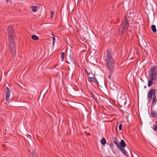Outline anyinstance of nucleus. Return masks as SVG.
Listing matches in <instances>:
<instances>
[{
    "label": "nucleus",
    "instance_id": "1",
    "mask_svg": "<svg viewBox=\"0 0 157 157\" xmlns=\"http://www.w3.org/2000/svg\"><path fill=\"white\" fill-rule=\"evenodd\" d=\"M9 35V41L10 42L9 48L11 54L12 56H15L16 54V49L14 42V31L12 26H9L7 29Z\"/></svg>",
    "mask_w": 157,
    "mask_h": 157
},
{
    "label": "nucleus",
    "instance_id": "2",
    "mask_svg": "<svg viewBox=\"0 0 157 157\" xmlns=\"http://www.w3.org/2000/svg\"><path fill=\"white\" fill-rule=\"evenodd\" d=\"M106 61V65L110 71H112L113 69L114 62L112 52L110 50H108L107 51Z\"/></svg>",
    "mask_w": 157,
    "mask_h": 157
},
{
    "label": "nucleus",
    "instance_id": "3",
    "mask_svg": "<svg viewBox=\"0 0 157 157\" xmlns=\"http://www.w3.org/2000/svg\"><path fill=\"white\" fill-rule=\"evenodd\" d=\"M150 79L155 80L157 76V69L156 66H153L151 67L149 72Z\"/></svg>",
    "mask_w": 157,
    "mask_h": 157
},
{
    "label": "nucleus",
    "instance_id": "4",
    "mask_svg": "<svg viewBox=\"0 0 157 157\" xmlns=\"http://www.w3.org/2000/svg\"><path fill=\"white\" fill-rule=\"evenodd\" d=\"M129 25L127 20L124 18L123 23L121 24L118 31V34L119 35L122 34L125 31L127 27Z\"/></svg>",
    "mask_w": 157,
    "mask_h": 157
},
{
    "label": "nucleus",
    "instance_id": "5",
    "mask_svg": "<svg viewBox=\"0 0 157 157\" xmlns=\"http://www.w3.org/2000/svg\"><path fill=\"white\" fill-rule=\"evenodd\" d=\"M156 90L155 89H151L150 90L147 94V97L149 99H151L153 97L156 96L155 92Z\"/></svg>",
    "mask_w": 157,
    "mask_h": 157
},
{
    "label": "nucleus",
    "instance_id": "6",
    "mask_svg": "<svg viewBox=\"0 0 157 157\" xmlns=\"http://www.w3.org/2000/svg\"><path fill=\"white\" fill-rule=\"evenodd\" d=\"M6 100L7 103L9 102L10 91L8 87H6Z\"/></svg>",
    "mask_w": 157,
    "mask_h": 157
},
{
    "label": "nucleus",
    "instance_id": "7",
    "mask_svg": "<svg viewBox=\"0 0 157 157\" xmlns=\"http://www.w3.org/2000/svg\"><path fill=\"white\" fill-rule=\"evenodd\" d=\"M119 149L121 151L124 155H125L127 157L128 156V155H127L126 153V152L127 151L126 150L122 149L121 147H119Z\"/></svg>",
    "mask_w": 157,
    "mask_h": 157
},
{
    "label": "nucleus",
    "instance_id": "8",
    "mask_svg": "<svg viewBox=\"0 0 157 157\" xmlns=\"http://www.w3.org/2000/svg\"><path fill=\"white\" fill-rule=\"evenodd\" d=\"M120 145L121 147L122 148H124L126 147V145L123 140H121L120 142Z\"/></svg>",
    "mask_w": 157,
    "mask_h": 157
},
{
    "label": "nucleus",
    "instance_id": "9",
    "mask_svg": "<svg viewBox=\"0 0 157 157\" xmlns=\"http://www.w3.org/2000/svg\"><path fill=\"white\" fill-rule=\"evenodd\" d=\"M152 103L153 105H155L156 103V96H154L152 98Z\"/></svg>",
    "mask_w": 157,
    "mask_h": 157
},
{
    "label": "nucleus",
    "instance_id": "10",
    "mask_svg": "<svg viewBox=\"0 0 157 157\" xmlns=\"http://www.w3.org/2000/svg\"><path fill=\"white\" fill-rule=\"evenodd\" d=\"M151 114L153 117H157V113L155 111H152Z\"/></svg>",
    "mask_w": 157,
    "mask_h": 157
},
{
    "label": "nucleus",
    "instance_id": "11",
    "mask_svg": "<svg viewBox=\"0 0 157 157\" xmlns=\"http://www.w3.org/2000/svg\"><path fill=\"white\" fill-rule=\"evenodd\" d=\"M151 29L152 31L154 33H155L156 32V26L154 25H152L151 27Z\"/></svg>",
    "mask_w": 157,
    "mask_h": 157
},
{
    "label": "nucleus",
    "instance_id": "12",
    "mask_svg": "<svg viewBox=\"0 0 157 157\" xmlns=\"http://www.w3.org/2000/svg\"><path fill=\"white\" fill-rule=\"evenodd\" d=\"M32 38L34 40H37L38 39V37L35 35H33L32 36Z\"/></svg>",
    "mask_w": 157,
    "mask_h": 157
},
{
    "label": "nucleus",
    "instance_id": "13",
    "mask_svg": "<svg viewBox=\"0 0 157 157\" xmlns=\"http://www.w3.org/2000/svg\"><path fill=\"white\" fill-rule=\"evenodd\" d=\"M114 143L116 145L117 148L119 149V147H121L119 144V142H117V140H114Z\"/></svg>",
    "mask_w": 157,
    "mask_h": 157
},
{
    "label": "nucleus",
    "instance_id": "14",
    "mask_svg": "<svg viewBox=\"0 0 157 157\" xmlns=\"http://www.w3.org/2000/svg\"><path fill=\"white\" fill-rule=\"evenodd\" d=\"M31 10L34 12H36V7L34 6H32L31 7Z\"/></svg>",
    "mask_w": 157,
    "mask_h": 157
},
{
    "label": "nucleus",
    "instance_id": "15",
    "mask_svg": "<svg viewBox=\"0 0 157 157\" xmlns=\"http://www.w3.org/2000/svg\"><path fill=\"white\" fill-rule=\"evenodd\" d=\"M106 140L105 138H102L101 140V143L103 145H105L106 143Z\"/></svg>",
    "mask_w": 157,
    "mask_h": 157
},
{
    "label": "nucleus",
    "instance_id": "16",
    "mask_svg": "<svg viewBox=\"0 0 157 157\" xmlns=\"http://www.w3.org/2000/svg\"><path fill=\"white\" fill-rule=\"evenodd\" d=\"M150 79V80L148 81V87L152 85V83L153 82V81L154 80H152V79Z\"/></svg>",
    "mask_w": 157,
    "mask_h": 157
},
{
    "label": "nucleus",
    "instance_id": "17",
    "mask_svg": "<svg viewBox=\"0 0 157 157\" xmlns=\"http://www.w3.org/2000/svg\"><path fill=\"white\" fill-rule=\"evenodd\" d=\"M38 155L35 152L33 151V152L32 153V156L33 157H37Z\"/></svg>",
    "mask_w": 157,
    "mask_h": 157
},
{
    "label": "nucleus",
    "instance_id": "18",
    "mask_svg": "<svg viewBox=\"0 0 157 157\" xmlns=\"http://www.w3.org/2000/svg\"><path fill=\"white\" fill-rule=\"evenodd\" d=\"M64 57V52H62L61 53V58L62 59V60L63 61Z\"/></svg>",
    "mask_w": 157,
    "mask_h": 157
},
{
    "label": "nucleus",
    "instance_id": "19",
    "mask_svg": "<svg viewBox=\"0 0 157 157\" xmlns=\"http://www.w3.org/2000/svg\"><path fill=\"white\" fill-rule=\"evenodd\" d=\"M153 129L154 130L157 131V125H154Z\"/></svg>",
    "mask_w": 157,
    "mask_h": 157
},
{
    "label": "nucleus",
    "instance_id": "20",
    "mask_svg": "<svg viewBox=\"0 0 157 157\" xmlns=\"http://www.w3.org/2000/svg\"><path fill=\"white\" fill-rule=\"evenodd\" d=\"M93 79H94V81L95 82V83H98V81H97V79L95 77H94V78H93Z\"/></svg>",
    "mask_w": 157,
    "mask_h": 157
},
{
    "label": "nucleus",
    "instance_id": "21",
    "mask_svg": "<svg viewBox=\"0 0 157 157\" xmlns=\"http://www.w3.org/2000/svg\"><path fill=\"white\" fill-rule=\"evenodd\" d=\"M119 128L120 130H121L122 129V124H120L119 126Z\"/></svg>",
    "mask_w": 157,
    "mask_h": 157
},
{
    "label": "nucleus",
    "instance_id": "22",
    "mask_svg": "<svg viewBox=\"0 0 157 157\" xmlns=\"http://www.w3.org/2000/svg\"><path fill=\"white\" fill-rule=\"evenodd\" d=\"M88 80L89 81H90V80H91V81H93L92 80V79H93V78H91V77H88Z\"/></svg>",
    "mask_w": 157,
    "mask_h": 157
},
{
    "label": "nucleus",
    "instance_id": "23",
    "mask_svg": "<svg viewBox=\"0 0 157 157\" xmlns=\"http://www.w3.org/2000/svg\"><path fill=\"white\" fill-rule=\"evenodd\" d=\"M53 11H52L51 12V17L52 18L53 17Z\"/></svg>",
    "mask_w": 157,
    "mask_h": 157
},
{
    "label": "nucleus",
    "instance_id": "24",
    "mask_svg": "<svg viewBox=\"0 0 157 157\" xmlns=\"http://www.w3.org/2000/svg\"><path fill=\"white\" fill-rule=\"evenodd\" d=\"M52 36H53V37H52L53 41V42H55V36H54L53 35H52Z\"/></svg>",
    "mask_w": 157,
    "mask_h": 157
},
{
    "label": "nucleus",
    "instance_id": "25",
    "mask_svg": "<svg viewBox=\"0 0 157 157\" xmlns=\"http://www.w3.org/2000/svg\"><path fill=\"white\" fill-rule=\"evenodd\" d=\"M91 97H92V98L93 99H95V97H94V95L93 94H91Z\"/></svg>",
    "mask_w": 157,
    "mask_h": 157
},
{
    "label": "nucleus",
    "instance_id": "26",
    "mask_svg": "<svg viewBox=\"0 0 157 157\" xmlns=\"http://www.w3.org/2000/svg\"><path fill=\"white\" fill-rule=\"evenodd\" d=\"M111 76L110 75H109V80H110H110L111 79Z\"/></svg>",
    "mask_w": 157,
    "mask_h": 157
},
{
    "label": "nucleus",
    "instance_id": "27",
    "mask_svg": "<svg viewBox=\"0 0 157 157\" xmlns=\"http://www.w3.org/2000/svg\"><path fill=\"white\" fill-rule=\"evenodd\" d=\"M94 99V100L95 101H96L97 103L98 102V101L97 100V99L95 98V99Z\"/></svg>",
    "mask_w": 157,
    "mask_h": 157
},
{
    "label": "nucleus",
    "instance_id": "28",
    "mask_svg": "<svg viewBox=\"0 0 157 157\" xmlns=\"http://www.w3.org/2000/svg\"><path fill=\"white\" fill-rule=\"evenodd\" d=\"M55 43V42H53L52 45H53V46H54Z\"/></svg>",
    "mask_w": 157,
    "mask_h": 157
},
{
    "label": "nucleus",
    "instance_id": "29",
    "mask_svg": "<svg viewBox=\"0 0 157 157\" xmlns=\"http://www.w3.org/2000/svg\"><path fill=\"white\" fill-rule=\"evenodd\" d=\"M67 63H69L68 61H67Z\"/></svg>",
    "mask_w": 157,
    "mask_h": 157
},
{
    "label": "nucleus",
    "instance_id": "30",
    "mask_svg": "<svg viewBox=\"0 0 157 157\" xmlns=\"http://www.w3.org/2000/svg\"><path fill=\"white\" fill-rule=\"evenodd\" d=\"M156 123L157 124V121L156 122Z\"/></svg>",
    "mask_w": 157,
    "mask_h": 157
},
{
    "label": "nucleus",
    "instance_id": "31",
    "mask_svg": "<svg viewBox=\"0 0 157 157\" xmlns=\"http://www.w3.org/2000/svg\"><path fill=\"white\" fill-rule=\"evenodd\" d=\"M86 72H87V73H88V72L87 70H86Z\"/></svg>",
    "mask_w": 157,
    "mask_h": 157
},
{
    "label": "nucleus",
    "instance_id": "32",
    "mask_svg": "<svg viewBox=\"0 0 157 157\" xmlns=\"http://www.w3.org/2000/svg\"><path fill=\"white\" fill-rule=\"evenodd\" d=\"M6 1H8V0H6Z\"/></svg>",
    "mask_w": 157,
    "mask_h": 157
}]
</instances>
